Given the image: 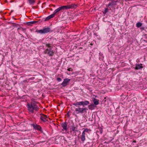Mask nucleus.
<instances>
[{
    "label": "nucleus",
    "instance_id": "1",
    "mask_svg": "<svg viewBox=\"0 0 147 147\" xmlns=\"http://www.w3.org/2000/svg\"><path fill=\"white\" fill-rule=\"evenodd\" d=\"M45 45L47 48L45 50L44 53L45 54H47L49 56H53L54 54V52L53 50H52V47L51 45L49 43H45Z\"/></svg>",
    "mask_w": 147,
    "mask_h": 147
},
{
    "label": "nucleus",
    "instance_id": "2",
    "mask_svg": "<svg viewBox=\"0 0 147 147\" xmlns=\"http://www.w3.org/2000/svg\"><path fill=\"white\" fill-rule=\"evenodd\" d=\"M28 110L32 113L34 112V110L37 111L38 108L35 102H32L30 104H28Z\"/></svg>",
    "mask_w": 147,
    "mask_h": 147
},
{
    "label": "nucleus",
    "instance_id": "3",
    "mask_svg": "<svg viewBox=\"0 0 147 147\" xmlns=\"http://www.w3.org/2000/svg\"><path fill=\"white\" fill-rule=\"evenodd\" d=\"M89 103L90 102L89 101L87 100H85L84 101L77 102L76 103H74L73 105L76 106L82 105L84 107V106L85 105H89Z\"/></svg>",
    "mask_w": 147,
    "mask_h": 147
},
{
    "label": "nucleus",
    "instance_id": "4",
    "mask_svg": "<svg viewBox=\"0 0 147 147\" xmlns=\"http://www.w3.org/2000/svg\"><path fill=\"white\" fill-rule=\"evenodd\" d=\"M51 31L52 30L51 28H50L47 27L43 28L42 30H39L37 31V32L38 33L41 34H44L47 33Z\"/></svg>",
    "mask_w": 147,
    "mask_h": 147
},
{
    "label": "nucleus",
    "instance_id": "5",
    "mask_svg": "<svg viewBox=\"0 0 147 147\" xmlns=\"http://www.w3.org/2000/svg\"><path fill=\"white\" fill-rule=\"evenodd\" d=\"M88 109L87 108H81L79 107L78 108H76L75 109V111L77 113H86Z\"/></svg>",
    "mask_w": 147,
    "mask_h": 147
},
{
    "label": "nucleus",
    "instance_id": "6",
    "mask_svg": "<svg viewBox=\"0 0 147 147\" xmlns=\"http://www.w3.org/2000/svg\"><path fill=\"white\" fill-rule=\"evenodd\" d=\"M65 9H66L65 6H63L55 9L54 11V14H56L57 13H58L60 11H63Z\"/></svg>",
    "mask_w": 147,
    "mask_h": 147
},
{
    "label": "nucleus",
    "instance_id": "7",
    "mask_svg": "<svg viewBox=\"0 0 147 147\" xmlns=\"http://www.w3.org/2000/svg\"><path fill=\"white\" fill-rule=\"evenodd\" d=\"M117 2V0H115L114 1H112L111 2L109 3L108 5V6L111 8L113 7V6L116 5V2Z\"/></svg>",
    "mask_w": 147,
    "mask_h": 147
},
{
    "label": "nucleus",
    "instance_id": "8",
    "mask_svg": "<svg viewBox=\"0 0 147 147\" xmlns=\"http://www.w3.org/2000/svg\"><path fill=\"white\" fill-rule=\"evenodd\" d=\"M70 80L68 78H65L63 82L62 83L61 85L63 87H65L68 84V83Z\"/></svg>",
    "mask_w": 147,
    "mask_h": 147
},
{
    "label": "nucleus",
    "instance_id": "9",
    "mask_svg": "<svg viewBox=\"0 0 147 147\" xmlns=\"http://www.w3.org/2000/svg\"><path fill=\"white\" fill-rule=\"evenodd\" d=\"M48 118V117L47 115H44L43 114H42L41 115L40 118L41 120L44 122H46L47 121H48V120L47 119Z\"/></svg>",
    "mask_w": 147,
    "mask_h": 147
},
{
    "label": "nucleus",
    "instance_id": "10",
    "mask_svg": "<svg viewBox=\"0 0 147 147\" xmlns=\"http://www.w3.org/2000/svg\"><path fill=\"white\" fill-rule=\"evenodd\" d=\"M65 7L66 8V10H67L70 8H76L77 7V5L74 4H71L67 5H65Z\"/></svg>",
    "mask_w": 147,
    "mask_h": 147
},
{
    "label": "nucleus",
    "instance_id": "11",
    "mask_svg": "<svg viewBox=\"0 0 147 147\" xmlns=\"http://www.w3.org/2000/svg\"><path fill=\"white\" fill-rule=\"evenodd\" d=\"M32 126L34 129H37L40 131H41V127L40 126L37 125H34V124H32Z\"/></svg>",
    "mask_w": 147,
    "mask_h": 147
},
{
    "label": "nucleus",
    "instance_id": "12",
    "mask_svg": "<svg viewBox=\"0 0 147 147\" xmlns=\"http://www.w3.org/2000/svg\"><path fill=\"white\" fill-rule=\"evenodd\" d=\"M55 14H54V13L53 12V14H52L51 15H49V16H48V17H47L45 18V21H46L49 20L51 18L54 17L55 16Z\"/></svg>",
    "mask_w": 147,
    "mask_h": 147
},
{
    "label": "nucleus",
    "instance_id": "13",
    "mask_svg": "<svg viewBox=\"0 0 147 147\" xmlns=\"http://www.w3.org/2000/svg\"><path fill=\"white\" fill-rule=\"evenodd\" d=\"M61 126L63 129L66 131L67 130V124L66 122L63 123H62Z\"/></svg>",
    "mask_w": 147,
    "mask_h": 147
},
{
    "label": "nucleus",
    "instance_id": "14",
    "mask_svg": "<svg viewBox=\"0 0 147 147\" xmlns=\"http://www.w3.org/2000/svg\"><path fill=\"white\" fill-rule=\"evenodd\" d=\"M71 130L74 132H78V131L77 129V128L75 127L74 124H73V125L71 126Z\"/></svg>",
    "mask_w": 147,
    "mask_h": 147
},
{
    "label": "nucleus",
    "instance_id": "15",
    "mask_svg": "<svg viewBox=\"0 0 147 147\" xmlns=\"http://www.w3.org/2000/svg\"><path fill=\"white\" fill-rule=\"evenodd\" d=\"M85 134V133H84V132H82L81 136V141L83 142H84L86 139Z\"/></svg>",
    "mask_w": 147,
    "mask_h": 147
},
{
    "label": "nucleus",
    "instance_id": "16",
    "mask_svg": "<svg viewBox=\"0 0 147 147\" xmlns=\"http://www.w3.org/2000/svg\"><path fill=\"white\" fill-rule=\"evenodd\" d=\"M142 64H136L135 68L136 69H139L142 68Z\"/></svg>",
    "mask_w": 147,
    "mask_h": 147
},
{
    "label": "nucleus",
    "instance_id": "17",
    "mask_svg": "<svg viewBox=\"0 0 147 147\" xmlns=\"http://www.w3.org/2000/svg\"><path fill=\"white\" fill-rule=\"evenodd\" d=\"M88 107L89 109L92 110L94 109L96 106L94 104L92 103L89 105Z\"/></svg>",
    "mask_w": 147,
    "mask_h": 147
},
{
    "label": "nucleus",
    "instance_id": "18",
    "mask_svg": "<svg viewBox=\"0 0 147 147\" xmlns=\"http://www.w3.org/2000/svg\"><path fill=\"white\" fill-rule=\"evenodd\" d=\"M93 101L94 104L95 105H97L99 104V100L95 98H93Z\"/></svg>",
    "mask_w": 147,
    "mask_h": 147
},
{
    "label": "nucleus",
    "instance_id": "19",
    "mask_svg": "<svg viewBox=\"0 0 147 147\" xmlns=\"http://www.w3.org/2000/svg\"><path fill=\"white\" fill-rule=\"evenodd\" d=\"M25 30V28H18V32L19 33L20 31H24Z\"/></svg>",
    "mask_w": 147,
    "mask_h": 147
},
{
    "label": "nucleus",
    "instance_id": "20",
    "mask_svg": "<svg viewBox=\"0 0 147 147\" xmlns=\"http://www.w3.org/2000/svg\"><path fill=\"white\" fill-rule=\"evenodd\" d=\"M28 2L30 4L33 5L35 3V1L34 0H29Z\"/></svg>",
    "mask_w": 147,
    "mask_h": 147
},
{
    "label": "nucleus",
    "instance_id": "21",
    "mask_svg": "<svg viewBox=\"0 0 147 147\" xmlns=\"http://www.w3.org/2000/svg\"><path fill=\"white\" fill-rule=\"evenodd\" d=\"M142 25V23L140 22H138L136 24V26L138 27H141Z\"/></svg>",
    "mask_w": 147,
    "mask_h": 147
},
{
    "label": "nucleus",
    "instance_id": "22",
    "mask_svg": "<svg viewBox=\"0 0 147 147\" xmlns=\"http://www.w3.org/2000/svg\"><path fill=\"white\" fill-rule=\"evenodd\" d=\"M109 11V9L107 8H106L103 11L104 14H106Z\"/></svg>",
    "mask_w": 147,
    "mask_h": 147
},
{
    "label": "nucleus",
    "instance_id": "23",
    "mask_svg": "<svg viewBox=\"0 0 147 147\" xmlns=\"http://www.w3.org/2000/svg\"><path fill=\"white\" fill-rule=\"evenodd\" d=\"M89 130L90 131V130L88 128H86L84 129L82 132H84V133H85L86 132H87Z\"/></svg>",
    "mask_w": 147,
    "mask_h": 147
},
{
    "label": "nucleus",
    "instance_id": "24",
    "mask_svg": "<svg viewBox=\"0 0 147 147\" xmlns=\"http://www.w3.org/2000/svg\"><path fill=\"white\" fill-rule=\"evenodd\" d=\"M37 22V21H34L31 22H30L29 23L30 24H33L36 23Z\"/></svg>",
    "mask_w": 147,
    "mask_h": 147
},
{
    "label": "nucleus",
    "instance_id": "25",
    "mask_svg": "<svg viewBox=\"0 0 147 147\" xmlns=\"http://www.w3.org/2000/svg\"><path fill=\"white\" fill-rule=\"evenodd\" d=\"M61 79L60 78H57V80L58 82H60L61 81Z\"/></svg>",
    "mask_w": 147,
    "mask_h": 147
},
{
    "label": "nucleus",
    "instance_id": "26",
    "mask_svg": "<svg viewBox=\"0 0 147 147\" xmlns=\"http://www.w3.org/2000/svg\"><path fill=\"white\" fill-rule=\"evenodd\" d=\"M71 69V68H69L67 69V70L69 71H70Z\"/></svg>",
    "mask_w": 147,
    "mask_h": 147
},
{
    "label": "nucleus",
    "instance_id": "27",
    "mask_svg": "<svg viewBox=\"0 0 147 147\" xmlns=\"http://www.w3.org/2000/svg\"><path fill=\"white\" fill-rule=\"evenodd\" d=\"M13 1H13V0H11V1H10V3H12V2H13Z\"/></svg>",
    "mask_w": 147,
    "mask_h": 147
},
{
    "label": "nucleus",
    "instance_id": "28",
    "mask_svg": "<svg viewBox=\"0 0 147 147\" xmlns=\"http://www.w3.org/2000/svg\"><path fill=\"white\" fill-rule=\"evenodd\" d=\"M133 142H134V143H136V140H134V141H133Z\"/></svg>",
    "mask_w": 147,
    "mask_h": 147
},
{
    "label": "nucleus",
    "instance_id": "29",
    "mask_svg": "<svg viewBox=\"0 0 147 147\" xmlns=\"http://www.w3.org/2000/svg\"><path fill=\"white\" fill-rule=\"evenodd\" d=\"M5 2L6 3L7 2V0H5Z\"/></svg>",
    "mask_w": 147,
    "mask_h": 147
},
{
    "label": "nucleus",
    "instance_id": "30",
    "mask_svg": "<svg viewBox=\"0 0 147 147\" xmlns=\"http://www.w3.org/2000/svg\"><path fill=\"white\" fill-rule=\"evenodd\" d=\"M45 141H42V142H40V143H43V142H44Z\"/></svg>",
    "mask_w": 147,
    "mask_h": 147
},
{
    "label": "nucleus",
    "instance_id": "31",
    "mask_svg": "<svg viewBox=\"0 0 147 147\" xmlns=\"http://www.w3.org/2000/svg\"><path fill=\"white\" fill-rule=\"evenodd\" d=\"M13 10H12V11H11V12H13Z\"/></svg>",
    "mask_w": 147,
    "mask_h": 147
}]
</instances>
